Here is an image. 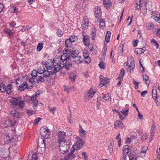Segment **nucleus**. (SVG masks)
<instances>
[{"label": "nucleus", "mask_w": 160, "mask_h": 160, "mask_svg": "<svg viewBox=\"0 0 160 160\" xmlns=\"http://www.w3.org/2000/svg\"><path fill=\"white\" fill-rule=\"evenodd\" d=\"M58 143L61 153L63 154H66L70 148V142L69 141L67 142L66 140H63V142Z\"/></svg>", "instance_id": "f257e3e1"}, {"label": "nucleus", "mask_w": 160, "mask_h": 160, "mask_svg": "<svg viewBox=\"0 0 160 160\" xmlns=\"http://www.w3.org/2000/svg\"><path fill=\"white\" fill-rule=\"evenodd\" d=\"M40 133L41 135L45 139L49 138V134L50 133L49 130L46 126L43 127L40 129Z\"/></svg>", "instance_id": "f03ea898"}, {"label": "nucleus", "mask_w": 160, "mask_h": 160, "mask_svg": "<svg viewBox=\"0 0 160 160\" xmlns=\"http://www.w3.org/2000/svg\"><path fill=\"white\" fill-rule=\"evenodd\" d=\"M95 93L92 89H91L88 92H85L84 94V101L86 102L91 99L93 97Z\"/></svg>", "instance_id": "7ed1b4c3"}, {"label": "nucleus", "mask_w": 160, "mask_h": 160, "mask_svg": "<svg viewBox=\"0 0 160 160\" xmlns=\"http://www.w3.org/2000/svg\"><path fill=\"white\" fill-rule=\"evenodd\" d=\"M66 133L63 131H60L58 132V143H60L63 142V140L65 138Z\"/></svg>", "instance_id": "20e7f679"}, {"label": "nucleus", "mask_w": 160, "mask_h": 160, "mask_svg": "<svg viewBox=\"0 0 160 160\" xmlns=\"http://www.w3.org/2000/svg\"><path fill=\"white\" fill-rule=\"evenodd\" d=\"M10 116L12 118H13L14 120L17 121L20 118V115L19 112L16 110H12L10 112Z\"/></svg>", "instance_id": "39448f33"}, {"label": "nucleus", "mask_w": 160, "mask_h": 160, "mask_svg": "<svg viewBox=\"0 0 160 160\" xmlns=\"http://www.w3.org/2000/svg\"><path fill=\"white\" fill-rule=\"evenodd\" d=\"M21 98L20 97L17 98H14L13 97H12L10 100V102L12 104V106L13 107H15L18 104V102L20 100Z\"/></svg>", "instance_id": "423d86ee"}, {"label": "nucleus", "mask_w": 160, "mask_h": 160, "mask_svg": "<svg viewBox=\"0 0 160 160\" xmlns=\"http://www.w3.org/2000/svg\"><path fill=\"white\" fill-rule=\"evenodd\" d=\"M85 143V142L79 137L77 138V141L76 142V145H75L78 149H80L83 147Z\"/></svg>", "instance_id": "0eeeda50"}, {"label": "nucleus", "mask_w": 160, "mask_h": 160, "mask_svg": "<svg viewBox=\"0 0 160 160\" xmlns=\"http://www.w3.org/2000/svg\"><path fill=\"white\" fill-rule=\"evenodd\" d=\"M132 147H129L128 145H125L123 147V154L125 157L126 156L127 154L130 153L132 151L131 149Z\"/></svg>", "instance_id": "6e6552de"}, {"label": "nucleus", "mask_w": 160, "mask_h": 160, "mask_svg": "<svg viewBox=\"0 0 160 160\" xmlns=\"http://www.w3.org/2000/svg\"><path fill=\"white\" fill-rule=\"evenodd\" d=\"M99 78L101 81L100 85L103 86L108 83L109 82L110 79L108 78L104 77L102 75H100Z\"/></svg>", "instance_id": "1a4fd4ad"}, {"label": "nucleus", "mask_w": 160, "mask_h": 160, "mask_svg": "<svg viewBox=\"0 0 160 160\" xmlns=\"http://www.w3.org/2000/svg\"><path fill=\"white\" fill-rule=\"evenodd\" d=\"M151 18L154 19L155 21L160 23V14L159 12H153L152 14Z\"/></svg>", "instance_id": "9d476101"}, {"label": "nucleus", "mask_w": 160, "mask_h": 160, "mask_svg": "<svg viewBox=\"0 0 160 160\" xmlns=\"http://www.w3.org/2000/svg\"><path fill=\"white\" fill-rule=\"evenodd\" d=\"M94 15L97 18H99L101 16V11L99 7H97L94 8Z\"/></svg>", "instance_id": "9b49d317"}, {"label": "nucleus", "mask_w": 160, "mask_h": 160, "mask_svg": "<svg viewBox=\"0 0 160 160\" xmlns=\"http://www.w3.org/2000/svg\"><path fill=\"white\" fill-rule=\"evenodd\" d=\"M16 123V121L15 120L13 121L8 119L5 121L4 124L5 125H7L5 127L7 128L9 127H13Z\"/></svg>", "instance_id": "f8f14e48"}, {"label": "nucleus", "mask_w": 160, "mask_h": 160, "mask_svg": "<svg viewBox=\"0 0 160 160\" xmlns=\"http://www.w3.org/2000/svg\"><path fill=\"white\" fill-rule=\"evenodd\" d=\"M129 160H137L138 158V156L134 151H132L128 155Z\"/></svg>", "instance_id": "ddd939ff"}, {"label": "nucleus", "mask_w": 160, "mask_h": 160, "mask_svg": "<svg viewBox=\"0 0 160 160\" xmlns=\"http://www.w3.org/2000/svg\"><path fill=\"white\" fill-rule=\"evenodd\" d=\"M83 41L85 46H89L90 44V41L89 36L87 35H83Z\"/></svg>", "instance_id": "4468645a"}, {"label": "nucleus", "mask_w": 160, "mask_h": 160, "mask_svg": "<svg viewBox=\"0 0 160 160\" xmlns=\"http://www.w3.org/2000/svg\"><path fill=\"white\" fill-rule=\"evenodd\" d=\"M143 1L141 0H136L135 4V7L136 9L137 10H139L142 7V2Z\"/></svg>", "instance_id": "2eb2a0df"}, {"label": "nucleus", "mask_w": 160, "mask_h": 160, "mask_svg": "<svg viewBox=\"0 0 160 160\" xmlns=\"http://www.w3.org/2000/svg\"><path fill=\"white\" fill-rule=\"evenodd\" d=\"M5 31L7 35V36L10 38L12 39L13 37V32L10 28H6L5 29Z\"/></svg>", "instance_id": "dca6fc26"}, {"label": "nucleus", "mask_w": 160, "mask_h": 160, "mask_svg": "<svg viewBox=\"0 0 160 160\" xmlns=\"http://www.w3.org/2000/svg\"><path fill=\"white\" fill-rule=\"evenodd\" d=\"M114 128H117L118 127L122 128L124 127L123 123L120 120H116L114 123Z\"/></svg>", "instance_id": "f3484780"}, {"label": "nucleus", "mask_w": 160, "mask_h": 160, "mask_svg": "<svg viewBox=\"0 0 160 160\" xmlns=\"http://www.w3.org/2000/svg\"><path fill=\"white\" fill-rule=\"evenodd\" d=\"M89 22L88 19L86 18L84 19L83 22L82 24V28L84 30H86L88 28V26Z\"/></svg>", "instance_id": "a211bd4d"}, {"label": "nucleus", "mask_w": 160, "mask_h": 160, "mask_svg": "<svg viewBox=\"0 0 160 160\" xmlns=\"http://www.w3.org/2000/svg\"><path fill=\"white\" fill-rule=\"evenodd\" d=\"M53 62L50 59H48L46 62V63H45V66L47 69L48 70H50L51 67L53 66Z\"/></svg>", "instance_id": "6ab92c4d"}, {"label": "nucleus", "mask_w": 160, "mask_h": 160, "mask_svg": "<svg viewBox=\"0 0 160 160\" xmlns=\"http://www.w3.org/2000/svg\"><path fill=\"white\" fill-rule=\"evenodd\" d=\"M65 52H68L70 54V58L72 57L73 58H75L77 56L78 54L75 50L71 51L69 50L66 49L65 50Z\"/></svg>", "instance_id": "aec40b11"}, {"label": "nucleus", "mask_w": 160, "mask_h": 160, "mask_svg": "<svg viewBox=\"0 0 160 160\" xmlns=\"http://www.w3.org/2000/svg\"><path fill=\"white\" fill-rule=\"evenodd\" d=\"M84 56V62L87 64H89L91 62V59L89 56L88 55L87 53H84L83 54Z\"/></svg>", "instance_id": "412c9836"}, {"label": "nucleus", "mask_w": 160, "mask_h": 160, "mask_svg": "<svg viewBox=\"0 0 160 160\" xmlns=\"http://www.w3.org/2000/svg\"><path fill=\"white\" fill-rule=\"evenodd\" d=\"M37 81V82H35V84L36 85V86H37L38 85V83L39 82H44L45 79L43 76H40L38 77Z\"/></svg>", "instance_id": "4be33fe9"}, {"label": "nucleus", "mask_w": 160, "mask_h": 160, "mask_svg": "<svg viewBox=\"0 0 160 160\" xmlns=\"http://www.w3.org/2000/svg\"><path fill=\"white\" fill-rule=\"evenodd\" d=\"M64 67L67 70H68L72 67V63L68 61H66L65 64L64 63Z\"/></svg>", "instance_id": "5701e85b"}, {"label": "nucleus", "mask_w": 160, "mask_h": 160, "mask_svg": "<svg viewBox=\"0 0 160 160\" xmlns=\"http://www.w3.org/2000/svg\"><path fill=\"white\" fill-rule=\"evenodd\" d=\"M38 147L45 148V140L43 139L38 141Z\"/></svg>", "instance_id": "b1692460"}, {"label": "nucleus", "mask_w": 160, "mask_h": 160, "mask_svg": "<svg viewBox=\"0 0 160 160\" xmlns=\"http://www.w3.org/2000/svg\"><path fill=\"white\" fill-rule=\"evenodd\" d=\"M12 88V84H9L7 87H6L7 93L8 94H10L12 92L11 89Z\"/></svg>", "instance_id": "393cba45"}, {"label": "nucleus", "mask_w": 160, "mask_h": 160, "mask_svg": "<svg viewBox=\"0 0 160 160\" xmlns=\"http://www.w3.org/2000/svg\"><path fill=\"white\" fill-rule=\"evenodd\" d=\"M72 43H73L72 42L69 38L66 39L65 41V44L66 45V46L68 48L71 47Z\"/></svg>", "instance_id": "a878e982"}, {"label": "nucleus", "mask_w": 160, "mask_h": 160, "mask_svg": "<svg viewBox=\"0 0 160 160\" xmlns=\"http://www.w3.org/2000/svg\"><path fill=\"white\" fill-rule=\"evenodd\" d=\"M103 4L106 7L109 8L112 4V2L110 0H103Z\"/></svg>", "instance_id": "bb28decb"}, {"label": "nucleus", "mask_w": 160, "mask_h": 160, "mask_svg": "<svg viewBox=\"0 0 160 160\" xmlns=\"http://www.w3.org/2000/svg\"><path fill=\"white\" fill-rule=\"evenodd\" d=\"M76 78V72H72L70 73L69 76V78L72 82H74Z\"/></svg>", "instance_id": "cd10ccee"}, {"label": "nucleus", "mask_w": 160, "mask_h": 160, "mask_svg": "<svg viewBox=\"0 0 160 160\" xmlns=\"http://www.w3.org/2000/svg\"><path fill=\"white\" fill-rule=\"evenodd\" d=\"M148 148L146 147H143L142 148L141 151L140 152L141 154L139 156L142 157L145 156L146 152L147 151Z\"/></svg>", "instance_id": "c85d7f7f"}, {"label": "nucleus", "mask_w": 160, "mask_h": 160, "mask_svg": "<svg viewBox=\"0 0 160 160\" xmlns=\"http://www.w3.org/2000/svg\"><path fill=\"white\" fill-rule=\"evenodd\" d=\"M99 25V28L102 29H104V28H105V21L102 18L100 20Z\"/></svg>", "instance_id": "c756f323"}, {"label": "nucleus", "mask_w": 160, "mask_h": 160, "mask_svg": "<svg viewBox=\"0 0 160 160\" xmlns=\"http://www.w3.org/2000/svg\"><path fill=\"white\" fill-rule=\"evenodd\" d=\"M42 106V103H40L37 106H33V108L36 111H39L41 109Z\"/></svg>", "instance_id": "7c9ffc66"}, {"label": "nucleus", "mask_w": 160, "mask_h": 160, "mask_svg": "<svg viewBox=\"0 0 160 160\" xmlns=\"http://www.w3.org/2000/svg\"><path fill=\"white\" fill-rule=\"evenodd\" d=\"M69 38L72 43L77 42L78 40L77 36L75 35L71 36Z\"/></svg>", "instance_id": "2f4dec72"}, {"label": "nucleus", "mask_w": 160, "mask_h": 160, "mask_svg": "<svg viewBox=\"0 0 160 160\" xmlns=\"http://www.w3.org/2000/svg\"><path fill=\"white\" fill-rule=\"evenodd\" d=\"M51 74L52 75H55L57 72H58L56 67L55 66H53L50 68Z\"/></svg>", "instance_id": "473e14b6"}, {"label": "nucleus", "mask_w": 160, "mask_h": 160, "mask_svg": "<svg viewBox=\"0 0 160 160\" xmlns=\"http://www.w3.org/2000/svg\"><path fill=\"white\" fill-rule=\"evenodd\" d=\"M44 72L43 73V76L45 78L48 77L50 75L51 73L48 70H45V68H43Z\"/></svg>", "instance_id": "72a5a7b5"}, {"label": "nucleus", "mask_w": 160, "mask_h": 160, "mask_svg": "<svg viewBox=\"0 0 160 160\" xmlns=\"http://www.w3.org/2000/svg\"><path fill=\"white\" fill-rule=\"evenodd\" d=\"M129 110L128 108H124L121 111V112L123 115L125 116V117H126L128 115Z\"/></svg>", "instance_id": "f704fd0d"}, {"label": "nucleus", "mask_w": 160, "mask_h": 160, "mask_svg": "<svg viewBox=\"0 0 160 160\" xmlns=\"http://www.w3.org/2000/svg\"><path fill=\"white\" fill-rule=\"evenodd\" d=\"M75 158V157H74V156H72L68 153L67 155L65 156L64 159V160H72Z\"/></svg>", "instance_id": "c9c22d12"}, {"label": "nucleus", "mask_w": 160, "mask_h": 160, "mask_svg": "<svg viewBox=\"0 0 160 160\" xmlns=\"http://www.w3.org/2000/svg\"><path fill=\"white\" fill-rule=\"evenodd\" d=\"M142 76L143 77V81H145L146 83L149 84L150 83L149 77L146 74L143 75Z\"/></svg>", "instance_id": "e433bc0d"}, {"label": "nucleus", "mask_w": 160, "mask_h": 160, "mask_svg": "<svg viewBox=\"0 0 160 160\" xmlns=\"http://www.w3.org/2000/svg\"><path fill=\"white\" fill-rule=\"evenodd\" d=\"M79 132L81 134V136L82 137L84 138H85L87 137L86 132L83 130L82 128L79 130Z\"/></svg>", "instance_id": "4c0bfd02"}, {"label": "nucleus", "mask_w": 160, "mask_h": 160, "mask_svg": "<svg viewBox=\"0 0 160 160\" xmlns=\"http://www.w3.org/2000/svg\"><path fill=\"white\" fill-rule=\"evenodd\" d=\"M111 35V32L109 31L107 32L105 37V41L108 42H109L110 40V37Z\"/></svg>", "instance_id": "58836bf2"}, {"label": "nucleus", "mask_w": 160, "mask_h": 160, "mask_svg": "<svg viewBox=\"0 0 160 160\" xmlns=\"http://www.w3.org/2000/svg\"><path fill=\"white\" fill-rule=\"evenodd\" d=\"M6 86L5 84L2 83L0 85V91L4 93L6 92Z\"/></svg>", "instance_id": "ea45409f"}, {"label": "nucleus", "mask_w": 160, "mask_h": 160, "mask_svg": "<svg viewBox=\"0 0 160 160\" xmlns=\"http://www.w3.org/2000/svg\"><path fill=\"white\" fill-rule=\"evenodd\" d=\"M113 144L114 142L112 141L108 145L109 152L111 154L112 152Z\"/></svg>", "instance_id": "a19ab883"}, {"label": "nucleus", "mask_w": 160, "mask_h": 160, "mask_svg": "<svg viewBox=\"0 0 160 160\" xmlns=\"http://www.w3.org/2000/svg\"><path fill=\"white\" fill-rule=\"evenodd\" d=\"M82 58L81 57L77 56V57L75 58V62L78 64L81 63L82 62Z\"/></svg>", "instance_id": "79ce46f5"}, {"label": "nucleus", "mask_w": 160, "mask_h": 160, "mask_svg": "<svg viewBox=\"0 0 160 160\" xmlns=\"http://www.w3.org/2000/svg\"><path fill=\"white\" fill-rule=\"evenodd\" d=\"M125 71L123 68H122L121 70V72L119 74V77L118 78H119L120 79H121V78H122L124 75L125 74Z\"/></svg>", "instance_id": "37998d69"}, {"label": "nucleus", "mask_w": 160, "mask_h": 160, "mask_svg": "<svg viewBox=\"0 0 160 160\" xmlns=\"http://www.w3.org/2000/svg\"><path fill=\"white\" fill-rule=\"evenodd\" d=\"M65 49H64L63 54L65 56V58H66V59L67 61L70 60L71 58L70 56V54L68 53H69L68 52H65Z\"/></svg>", "instance_id": "c03bdc74"}, {"label": "nucleus", "mask_w": 160, "mask_h": 160, "mask_svg": "<svg viewBox=\"0 0 160 160\" xmlns=\"http://www.w3.org/2000/svg\"><path fill=\"white\" fill-rule=\"evenodd\" d=\"M45 150V148L38 147L37 151L39 153H43Z\"/></svg>", "instance_id": "a18cd8bd"}, {"label": "nucleus", "mask_w": 160, "mask_h": 160, "mask_svg": "<svg viewBox=\"0 0 160 160\" xmlns=\"http://www.w3.org/2000/svg\"><path fill=\"white\" fill-rule=\"evenodd\" d=\"M102 97L103 99H104L106 101H108L110 99V97L109 94H107V95H105L104 94L102 93L101 94Z\"/></svg>", "instance_id": "49530a36"}, {"label": "nucleus", "mask_w": 160, "mask_h": 160, "mask_svg": "<svg viewBox=\"0 0 160 160\" xmlns=\"http://www.w3.org/2000/svg\"><path fill=\"white\" fill-rule=\"evenodd\" d=\"M26 112L28 115L31 116L36 114L35 112L33 110H31L29 109L26 110Z\"/></svg>", "instance_id": "de8ad7c7"}, {"label": "nucleus", "mask_w": 160, "mask_h": 160, "mask_svg": "<svg viewBox=\"0 0 160 160\" xmlns=\"http://www.w3.org/2000/svg\"><path fill=\"white\" fill-rule=\"evenodd\" d=\"M151 42L152 43V44L154 46H156V47L157 48H158L159 45L155 39H152Z\"/></svg>", "instance_id": "09e8293b"}, {"label": "nucleus", "mask_w": 160, "mask_h": 160, "mask_svg": "<svg viewBox=\"0 0 160 160\" xmlns=\"http://www.w3.org/2000/svg\"><path fill=\"white\" fill-rule=\"evenodd\" d=\"M129 67L130 68V72L132 73L133 72V69L135 68V64L134 62H132L129 64Z\"/></svg>", "instance_id": "8fccbe9b"}, {"label": "nucleus", "mask_w": 160, "mask_h": 160, "mask_svg": "<svg viewBox=\"0 0 160 160\" xmlns=\"http://www.w3.org/2000/svg\"><path fill=\"white\" fill-rule=\"evenodd\" d=\"M43 47V44L42 42L38 43L37 46V49L38 51H40L41 50Z\"/></svg>", "instance_id": "3c124183"}, {"label": "nucleus", "mask_w": 160, "mask_h": 160, "mask_svg": "<svg viewBox=\"0 0 160 160\" xmlns=\"http://www.w3.org/2000/svg\"><path fill=\"white\" fill-rule=\"evenodd\" d=\"M76 146V145H73L72 148L71 150H70V152L69 153L70 154H71L72 156H74V157H75V155L74 153V152L75 151V148L74 147H75Z\"/></svg>", "instance_id": "603ef678"}, {"label": "nucleus", "mask_w": 160, "mask_h": 160, "mask_svg": "<svg viewBox=\"0 0 160 160\" xmlns=\"http://www.w3.org/2000/svg\"><path fill=\"white\" fill-rule=\"evenodd\" d=\"M57 34L58 37H62L63 35V32L61 30L58 29L57 31Z\"/></svg>", "instance_id": "864d4df0"}, {"label": "nucleus", "mask_w": 160, "mask_h": 160, "mask_svg": "<svg viewBox=\"0 0 160 160\" xmlns=\"http://www.w3.org/2000/svg\"><path fill=\"white\" fill-rule=\"evenodd\" d=\"M105 63L103 61H101L98 64L99 67L102 69H104L105 68Z\"/></svg>", "instance_id": "5fc2aeb1"}, {"label": "nucleus", "mask_w": 160, "mask_h": 160, "mask_svg": "<svg viewBox=\"0 0 160 160\" xmlns=\"http://www.w3.org/2000/svg\"><path fill=\"white\" fill-rule=\"evenodd\" d=\"M18 106L20 108H23L24 104V102L23 101H21V100L19 101L18 103Z\"/></svg>", "instance_id": "6e6d98bb"}, {"label": "nucleus", "mask_w": 160, "mask_h": 160, "mask_svg": "<svg viewBox=\"0 0 160 160\" xmlns=\"http://www.w3.org/2000/svg\"><path fill=\"white\" fill-rule=\"evenodd\" d=\"M74 87L73 86L70 87L69 88H67V86H64V91L69 92L71 91V90L73 89Z\"/></svg>", "instance_id": "4d7b16f0"}, {"label": "nucleus", "mask_w": 160, "mask_h": 160, "mask_svg": "<svg viewBox=\"0 0 160 160\" xmlns=\"http://www.w3.org/2000/svg\"><path fill=\"white\" fill-rule=\"evenodd\" d=\"M147 29L148 30L152 29L154 28V25L152 23H149L147 26Z\"/></svg>", "instance_id": "13d9d810"}, {"label": "nucleus", "mask_w": 160, "mask_h": 160, "mask_svg": "<svg viewBox=\"0 0 160 160\" xmlns=\"http://www.w3.org/2000/svg\"><path fill=\"white\" fill-rule=\"evenodd\" d=\"M139 83V82H137L135 80H133V84L135 85V89H137L138 88V83Z\"/></svg>", "instance_id": "bf43d9fd"}, {"label": "nucleus", "mask_w": 160, "mask_h": 160, "mask_svg": "<svg viewBox=\"0 0 160 160\" xmlns=\"http://www.w3.org/2000/svg\"><path fill=\"white\" fill-rule=\"evenodd\" d=\"M37 72L36 70H33L31 73V75L33 77H35L37 76Z\"/></svg>", "instance_id": "052dcab7"}, {"label": "nucleus", "mask_w": 160, "mask_h": 160, "mask_svg": "<svg viewBox=\"0 0 160 160\" xmlns=\"http://www.w3.org/2000/svg\"><path fill=\"white\" fill-rule=\"evenodd\" d=\"M28 26H22V28L21 29V30L22 32L27 31L28 29Z\"/></svg>", "instance_id": "680f3d73"}, {"label": "nucleus", "mask_w": 160, "mask_h": 160, "mask_svg": "<svg viewBox=\"0 0 160 160\" xmlns=\"http://www.w3.org/2000/svg\"><path fill=\"white\" fill-rule=\"evenodd\" d=\"M10 26L11 28L14 27L16 25V22L13 21H12L10 23H9Z\"/></svg>", "instance_id": "e2e57ef3"}, {"label": "nucleus", "mask_w": 160, "mask_h": 160, "mask_svg": "<svg viewBox=\"0 0 160 160\" xmlns=\"http://www.w3.org/2000/svg\"><path fill=\"white\" fill-rule=\"evenodd\" d=\"M32 160H37L38 158V155L37 153H34L33 154L32 156Z\"/></svg>", "instance_id": "0e129e2a"}, {"label": "nucleus", "mask_w": 160, "mask_h": 160, "mask_svg": "<svg viewBox=\"0 0 160 160\" xmlns=\"http://www.w3.org/2000/svg\"><path fill=\"white\" fill-rule=\"evenodd\" d=\"M48 109L50 111V112H52L53 113H54V112L56 110V108L55 107L51 108L50 107V106H48Z\"/></svg>", "instance_id": "69168bd1"}, {"label": "nucleus", "mask_w": 160, "mask_h": 160, "mask_svg": "<svg viewBox=\"0 0 160 160\" xmlns=\"http://www.w3.org/2000/svg\"><path fill=\"white\" fill-rule=\"evenodd\" d=\"M139 64L140 65V69L141 70V72L143 73V72H144V68L142 65V64L140 60H139Z\"/></svg>", "instance_id": "338daca9"}, {"label": "nucleus", "mask_w": 160, "mask_h": 160, "mask_svg": "<svg viewBox=\"0 0 160 160\" xmlns=\"http://www.w3.org/2000/svg\"><path fill=\"white\" fill-rule=\"evenodd\" d=\"M147 135L146 134H143L141 137V139L143 141L145 140L146 139H147Z\"/></svg>", "instance_id": "774afa93"}]
</instances>
